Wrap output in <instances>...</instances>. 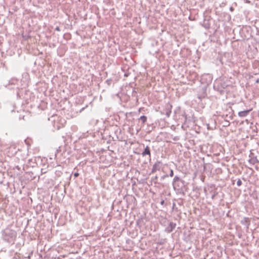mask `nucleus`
I'll use <instances>...</instances> for the list:
<instances>
[{
  "instance_id": "obj_9",
  "label": "nucleus",
  "mask_w": 259,
  "mask_h": 259,
  "mask_svg": "<svg viewBox=\"0 0 259 259\" xmlns=\"http://www.w3.org/2000/svg\"><path fill=\"white\" fill-rule=\"evenodd\" d=\"M173 176H174L173 170L172 169H170V174H169V176L172 177H173Z\"/></svg>"
},
{
  "instance_id": "obj_13",
  "label": "nucleus",
  "mask_w": 259,
  "mask_h": 259,
  "mask_svg": "<svg viewBox=\"0 0 259 259\" xmlns=\"http://www.w3.org/2000/svg\"><path fill=\"white\" fill-rule=\"evenodd\" d=\"M217 195V193H214V194H213L212 196H211V199H214V197L215 196V195Z\"/></svg>"
},
{
  "instance_id": "obj_6",
  "label": "nucleus",
  "mask_w": 259,
  "mask_h": 259,
  "mask_svg": "<svg viewBox=\"0 0 259 259\" xmlns=\"http://www.w3.org/2000/svg\"><path fill=\"white\" fill-rule=\"evenodd\" d=\"M248 162L250 164L254 165V164L257 163L258 162V161L257 159L256 158V157H252V158L249 159L248 160Z\"/></svg>"
},
{
  "instance_id": "obj_14",
  "label": "nucleus",
  "mask_w": 259,
  "mask_h": 259,
  "mask_svg": "<svg viewBox=\"0 0 259 259\" xmlns=\"http://www.w3.org/2000/svg\"><path fill=\"white\" fill-rule=\"evenodd\" d=\"M256 83L259 82V79H257L256 80Z\"/></svg>"
},
{
  "instance_id": "obj_3",
  "label": "nucleus",
  "mask_w": 259,
  "mask_h": 259,
  "mask_svg": "<svg viewBox=\"0 0 259 259\" xmlns=\"http://www.w3.org/2000/svg\"><path fill=\"white\" fill-rule=\"evenodd\" d=\"M252 110V109H250L248 110L240 111L238 112V115L240 117H245L247 116L249 112Z\"/></svg>"
},
{
  "instance_id": "obj_8",
  "label": "nucleus",
  "mask_w": 259,
  "mask_h": 259,
  "mask_svg": "<svg viewBox=\"0 0 259 259\" xmlns=\"http://www.w3.org/2000/svg\"><path fill=\"white\" fill-rule=\"evenodd\" d=\"M242 185V181L240 179H238L237 182V185L238 186H240Z\"/></svg>"
},
{
  "instance_id": "obj_7",
  "label": "nucleus",
  "mask_w": 259,
  "mask_h": 259,
  "mask_svg": "<svg viewBox=\"0 0 259 259\" xmlns=\"http://www.w3.org/2000/svg\"><path fill=\"white\" fill-rule=\"evenodd\" d=\"M139 120H141L143 124H144L147 121V117L145 115H142L140 117Z\"/></svg>"
},
{
  "instance_id": "obj_10",
  "label": "nucleus",
  "mask_w": 259,
  "mask_h": 259,
  "mask_svg": "<svg viewBox=\"0 0 259 259\" xmlns=\"http://www.w3.org/2000/svg\"><path fill=\"white\" fill-rule=\"evenodd\" d=\"M170 112H171V111H169L166 112V116H167V117H169V116L170 114Z\"/></svg>"
},
{
  "instance_id": "obj_1",
  "label": "nucleus",
  "mask_w": 259,
  "mask_h": 259,
  "mask_svg": "<svg viewBox=\"0 0 259 259\" xmlns=\"http://www.w3.org/2000/svg\"><path fill=\"white\" fill-rule=\"evenodd\" d=\"M172 186L174 190H182L184 186V181L181 180L178 176H175L173 179Z\"/></svg>"
},
{
  "instance_id": "obj_11",
  "label": "nucleus",
  "mask_w": 259,
  "mask_h": 259,
  "mask_svg": "<svg viewBox=\"0 0 259 259\" xmlns=\"http://www.w3.org/2000/svg\"><path fill=\"white\" fill-rule=\"evenodd\" d=\"M78 176H79V174H78V173H77V172H75V173H74V177H75V178H76V177H77Z\"/></svg>"
},
{
  "instance_id": "obj_4",
  "label": "nucleus",
  "mask_w": 259,
  "mask_h": 259,
  "mask_svg": "<svg viewBox=\"0 0 259 259\" xmlns=\"http://www.w3.org/2000/svg\"><path fill=\"white\" fill-rule=\"evenodd\" d=\"M176 224L172 222H170L169 224V226L167 227V230L169 232H171L176 227Z\"/></svg>"
},
{
  "instance_id": "obj_5",
  "label": "nucleus",
  "mask_w": 259,
  "mask_h": 259,
  "mask_svg": "<svg viewBox=\"0 0 259 259\" xmlns=\"http://www.w3.org/2000/svg\"><path fill=\"white\" fill-rule=\"evenodd\" d=\"M142 155L144 156L146 155H149L150 156V150L148 146H146L144 149V151L142 152Z\"/></svg>"
},
{
  "instance_id": "obj_15",
  "label": "nucleus",
  "mask_w": 259,
  "mask_h": 259,
  "mask_svg": "<svg viewBox=\"0 0 259 259\" xmlns=\"http://www.w3.org/2000/svg\"><path fill=\"white\" fill-rule=\"evenodd\" d=\"M230 10H231V11H232V10H233V8H232V7H231Z\"/></svg>"
},
{
  "instance_id": "obj_2",
  "label": "nucleus",
  "mask_w": 259,
  "mask_h": 259,
  "mask_svg": "<svg viewBox=\"0 0 259 259\" xmlns=\"http://www.w3.org/2000/svg\"><path fill=\"white\" fill-rule=\"evenodd\" d=\"M162 163L160 161H157L154 163L153 166V168L152 169V172H155L157 170H160L161 167Z\"/></svg>"
},
{
  "instance_id": "obj_12",
  "label": "nucleus",
  "mask_w": 259,
  "mask_h": 259,
  "mask_svg": "<svg viewBox=\"0 0 259 259\" xmlns=\"http://www.w3.org/2000/svg\"><path fill=\"white\" fill-rule=\"evenodd\" d=\"M55 30L56 31H60V29L59 27H58V26L56 27Z\"/></svg>"
}]
</instances>
